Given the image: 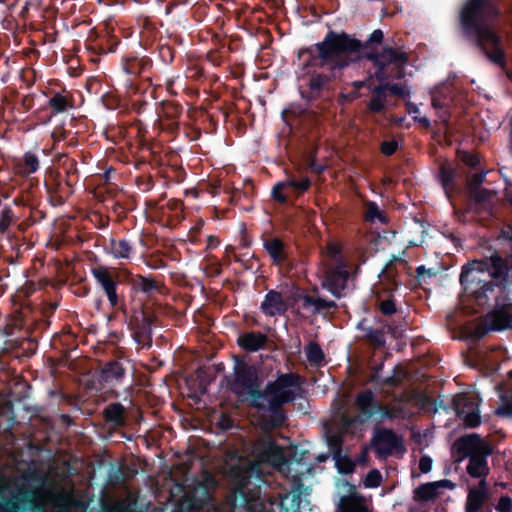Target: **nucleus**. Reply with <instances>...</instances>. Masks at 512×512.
<instances>
[{"label":"nucleus","instance_id":"obj_1","mask_svg":"<svg viewBox=\"0 0 512 512\" xmlns=\"http://www.w3.org/2000/svg\"><path fill=\"white\" fill-rule=\"evenodd\" d=\"M301 384L302 380L298 374L285 373L275 381L268 382L263 390L257 386L249 388L251 405L259 411L269 413L268 418L263 420L266 427L276 429L284 425L287 415L283 405L295 400L296 394L292 388H299Z\"/></svg>","mask_w":512,"mask_h":512},{"label":"nucleus","instance_id":"obj_2","mask_svg":"<svg viewBox=\"0 0 512 512\" xmlns=\"http://www.w3.org/2000/svg\"><path fill=\"white\" fill-rule=\"evenodd\" d=\"M228 476L234 485V495L244 503V512H268L265 506L256 500L260 493L263 471L256 461H239L232 465Z\"/></svg>","mask_w":512,"mask_h":512},{"label":"nucleus","instance_id":"obj_3","mask_svg":"<svg viewBox=\"0 0 512 512\" xmlns=\"http://www.w3.org/2000/svg\"><path fill=\"white\" fill-rule=\"evenodd\" d=\"M320 64L330 70L342 69L360 58V44L344 34L330 33L317 45Z\"/></svg>","mask_w":512,"mask_h":512},{"label":"nucleus","instance_id":"obj_4","mask_svg":"<svg viewBox=\"0 0 512 512\" xmlns=\"http://www.w3.org/2000/svg\"><path fill=\"white\" fill-rule=\"evenodd\" d=\"M456 452L462 457H469L467 473L473 478H485L489 473L487 457L493 453L492 445L477 433L458 438L454 443Z\"/></svg>","mask_w":512,"mask_h":512},{"label":"nucleus","instance_id":"obj_5","mask_svg":"<svg viewBox=\"0 0 512 512\" xmlns=\"http://www.w3.org/2000/svg\"><path fill=\"white\" fill-rule=\"evenodd\" d=\"M508 269V265L498 256H492L489 262L472 261L461 273V283L487 286L489 278L505 280Z\"/></svg>","mask_w":512,"mask_h":512},{"label":"nucleus","instance_id":"obj_6","mask_svg":"<svg viewBox=\"0 0 512 512\" xmlns=\"http://www.w3.org/2000/svg\"><path fill=\"white\" fill-rule=\"evenodd\" d=\"M498 14L499 10L491 0H467L461 11V23L468 31Z\"/></svg>","mask_w":512,"mask_h":512},{"label":"nucleus","instance_id":"obj_7","mask_svg":"<svg viewBox=\"0 0 512 512\" xmlns=\"http://www.w3.org/2000/svg\"><path fill=\"white\" fill-rule=\"evenodd\" d=\"M509 327H512V306L502 305L488 313L471 332V336L480 338L487 331H498Z\"/></svg>","mask_w":512,"mask_h":512},{"label":"nucleus","instance_id":"obj_8","mask_svg":"<svg viewBox=\"0 0 512 512\" xmlns=\"http://www.w3.org/2000/svg\"><path fill=\"white\" fill-rule=\"evenodd\" d=\"M48 361L51 363V366L60 372H62L63 368H66L70 371L88 375L93 369V361L91 358L80 355L75 358H71V354H59L58 358L48 357Z\"/></svg>","mask_w":512,"mask_h":512},{"label":"nucleus","instance_id":"obj_9","mask_svg":"<svg viewBox=\"0 0 512 512\" xmlns=\"http://www.w3.org/2000/svg\"><path fill=\"white\" fill-rule=\"evenodd\" d=\"M453 403L457 416L463 420L466 427L476 428L481 424L479 404L473 398L463 395Z\"/></svg>","mask_w":512,"mask_h":512},{"label":"nucleus","instance_id":"obj_10","mask_svg":"<svg viewBox=\"0 0 512 512\" xmlns=\"http://www.w3.org/2000/svg\"><path fill=\"white\" fill-rule=\"evenodd\" d=\"M355 406L359 411V417H361L363 422L370 419L381 408L380 403L375 398L373 392L369 389H366L357 394L355 398Z\"/></svg>","mask_w":512,"mask_h":512},{"label":"nucleus","instance_id":"obj_11","mask_svg":"<svg viewBox=\"0 0 512 512\" xmlns=\"http://www.w3.org/2000/svg\"><path fill=\"white\" fill-rule=\"evenodd\" d=\"M376 450L380 455H390L393 451L402 448V441L391 429H381L377 432Z\"/></svg>","mask_w":512,"mask_h":512},{"label":"nucleus","instance_id":"obj_12","mask_svg":"<svg viewBox=\"0 0 512 512\" xmlns=\"http://www.w3.org/2000/svg\"><path fill=\"white\" fill-rule=\"evenodd\" d=\"M34 493L29 490H22L11 498H4L0 501V512L24 511L32 503Z\"/></svg>","mask_w":512,"mask_h":512},{"label":"nucleus","instance_id":"obj_13","mask_svg":"<svg viewBox=\"0 0 512 512\" xmlns=\"http://www.w3.org/2000/svg\"><path fill=\"white\" fill-rule=\"evenodd\" d=\"M288 306L287 297L277 291H270L262 302L261 309L268 316H276L284 314Z\"/></svg>","mask_w":512,"mask_h":512},{"label":"nucleus","instance_id":"obj_14","mask_svg":"<svg viewBox=\"0 0 512 512\" xmlns=\"http://www.w3.org/2000/svg\"><path fill=\"white\" fill-rule=\"evenodd\" d=\"M93 274L98 282L104 288L110 303L115 306L118 302L116 290H115V277L104 267H99L93 270Z\"/></svg>","mask_w":512,"mask_h":512},{"label":"nucleus","instance_id":"obj_15","mask_svg":"<svg viewBox=\"0 0 512 512\" xmlns=\"http://www.w3.org/2000/svg\"><path fill=\"white\" fill-rule=\"evenodd\" d=\"M488 497V492L486 489V481L482 479L479 482L478 488H473L469 491L466 502V512H478L485 500Z\"/></svg>","mask_w":512,"mask_h":512},{"label":"nucleus","instance_id":"obj_16","mask_svg":"<svg viewBox=\"0 0 512 512\" xmlns=\"http://www.w3.org/2000/svg\"><path fill=\"white\" fill-rule=\"evenodd\" d=\"M103 418L109 425L123 427L126 423L125 407L119 402L110 403L103 410Z\"/></svg>","mask_w":512,"mask_h":512},{"label":"nucleus","instance_id":"obj_17","mask_svg":"<svg viewBox=\"0 0 512 512\" xmlns=\"http://www.w3.org/2000/svg\"><path fill=\"white\" fill-rule=\"evenodd\" d=\"M268 338L259 332L245 333L239 336L238 344L244 350L257 351L268 349Z\"/></svg>","mask_w":512,"mask_h":512},{"label":"nucleus","instance_id":"obj_18","mask_svg":"<svg viewBox=\"0 0 512 512\" xmlns=\"http://www.w3.org/2000/svg\"><path fill=\"white\" fill-rule=\"evenodd\" d=\"M125 368L121 363V359L107 362L101 369L100 379L103 382L111 383L119 381L124 377Z\"/></svg>","mask_w":512,"mask_h":512},{"label":"nucleus","instance_id":"obj_19","mask_svg":"<svg viewBox=\"0 0 512 512\" xmlns=\"http://www.w3.org/2000/svg\"><path fill=\"white\" fill-rule=\"evenodd\" d=\"M471 29L475 30L478 45L483 49V51H487V48L498 44L499 37L489 26L484 25V23L476 25V27H471Z\"/></svg>","mask_w":512,"mask_h":512},{"label":"nucleus","instance_id":"obj_20","mask_svg":"<svg viewBox=\"0 0 512 512\" xmlns=\"http://www.w3.org/2000/svg\"><path fill=\"white\" fill-rule=\"evenodd\" d=\"M338 510L339 512H370L364 499L355 495L341 497Z\"/></svg>","mask_w":512,"mask_h":512},{"label":"nucleus","instance_id":"obj_21","mask_svg":"<svg viewBox=\"0 0 512 512\" xmlns=\"http://www.w3.org/2000/svg\"><path fill=\"white\" fill-rule=\"evenodd\" d=\"M154 318V313L149 307L144 306L141 310L136 311L133 315V323L137 329L136 335L139 333H146L153 323Z\"/></svg>","mask_w":512,"mask_h":512},{"label":"nucleus","instance_id":"obj_22","mask_svg":"<svg viewBox=\"0 0 512 512\" xmlns=\"http://www.w3.org/2000/svg\"><path fill=\"white\" fill-rule=\"evenodd\" d=\"M407 60V56L403 52L396 51L392 48H386L381 54L374 56V61L380 69H383L386 65L391 63H404Z\"/></svg>","mask_w":512,"mask_h":512},{"label":"nucleus","instance_id":"obj_23","mask_svg":"<svg viewBox=\"0 0 512 512\" xmlns=\"http://www.w3.org/2000/svg\"><path fill=\"white\" fill-rule=\"evenodd\" d=\"M325 439L332 456L340 455L343 452L344 435L339 430H333L325 426Z\"/></svg>","mask_w":512,"mask_h":512},{"label":"nucleus","instance_id":"obj_24","mask_svg":"<svg viewBox=\"0 0 512 512\" xmlns=\"http://www.w3.org/2000/svg\"><path fill=\"white\" fill-rule=\"evenodd\" d=\"M347 278L345 271H327L323 285L328 287L333 294H338L344 287Z\"/></svg>","mask_w":512,"mask_h":512},{"label":"nucleus","instance_id":"obj_25","mask_svg":"<svg viewBox=\"0 0 512 512\" xmlns=\"http://www.w3.org/2000/svg\"><path fill=\"white\" fill-rule=\"evenodd\" d=\"M438 495L439 491L436 490L433 482L421 484L414 490V499L417 501H429L438 497Z\"/></svg>","mask_w":512,"mask_h":512},{"label":"nucleus","instance_id":"obj_26","mask_svg":"<svg viewBox=\"0 0 512 512\" xmlns=\"http://www.w3.org/2000/svg\"><path fill=\"white\" fill-rule=\"evenodd\" d=\"M302 301L304 307H313L315 312L327 310L335 306L334 302H328L312 295H304Z\"/></svg>","mask_w":512,"mask_h":512},{"label":"nucleus","instance_id":"obj_27","mask_svg":"<svg viewBox=\"0 0 512 512\" xmlns=\"http://www.w3.org/2000/svg\"><path fill=\"white\" fill-rule=\"evenodd\" d=\"M332 457L335 460V464L340 473L351 474L354 472L355 463L349 456H347V455L343 454V452H341L339 456L336 455V456H332Z\"/></svg>","mask_w":512,"mask_h":512},{"label":"nucleus","instance_id":"obj_28","mask_svg":"<svg viewBox=\"0 0 512 512\" xmlns=\"http://www.w3.org/2000/svg\"><path fill=\"white\" fill-rule=\"evenodd\" d=\"M406 377L407 372L400 366H395L393 369V374L386 377L383 383L384 385L391 388L399 387L403 384Z\"/></svg>","mask_w":512,"mask_h":512},{"label":"nucleus","instance_id":"obj_29","mask_svg":"<svg viewBox=\"0 0 512 512\" xmlns=\"http://www.w3.org/2000/svg\"><path fill=\"white\" fill-rule=\"evenodd\" d=\"M265 247L276 263H280L284 259L283 244L278 239L267 241Z\"/></svg>","mask_w":512,"mask_h":512},{"label":"nucleus","instance_id":"obj_30","mask_svg":"<svg viewBox=\"0 0 512 512\" xmlns=\"http://www.w3.org/2000/svg\"><path fill=\"white\" fill-rule=\"evenodd\" d=\"M385 101L386 95L383 88L377 87L373 90V95L368 107L372 112H380L384 108Z\"/></svg>","mask_w":512,"mask_h":512},{"label":"nucleus","instance_id":"obj_31","mask_svg":"<svg viewBox=\"0 0 512 512\" xmlns=\"http://www.w3.org/2000/svg\"><path fill=\"white\" fill-rule=\"evenodd\" d=\"M290 185H297V183L294 180H289L276 185L273 189L274 199L280 202H284L288 197Z\"/></svg>","mask_w":512,"mask_h":512},{"label":"nucleus","instance_id":"obj_32","mask_svg":"<svg viewBox=\"0 0 512 512\" xmlns=\"http://www.w3.org/2000/svg\"><path fill=\"white\" fill-rule=\"evenodd\" d=\"M362 423H363V420H361V417H359V416L343 417L341 428L338 430L341 431L343 433V435L345 436V434L354 433V429L356 428V425L362 424Z\"/></svg>","mask_w":512,"mask_h":512},{"label":"nucleus","instance_id":"obj_33","mask_svg":"<svg viewBox=\"0 0 512 512\" xmlns=\"http://www.w3.org/2000/svg\"><path fill=\"white\" fill-rule=\"evenodd\" d=\"M381 482L382 475L377 469L370 470L364 479V485L367 488H377L381 485Z\"/></svg>","mask_w":512,"mask_h":512},{"label":"nucleus","instance_id":"obj_34","mask_svg":"<svg viewBox=\"0 0 512 512\" xmlns=\"http://www.w3.org/2000/svg\"><path fill=\"white\" fill-rule=\"evenodd\" d=\"M472 197L478 203H486L493 199L495 193L484 188H475L471 192Z\"/></svg>","mask_w":512,"mask_h":512},{"label":"nucleus","instance_id":"obj_35","mask_svg":"<svg viewBox=\"0 0 512 512\" xmlns=\"http://www.w3.org/2000/svg\"><path fill=\"white\" fill-rule=\"evenodd\" d=\"M487 57L494 63L503 66L504 64V53L498 47V44L492 45L490 48H487V51H484Z\"/></svg>","mask_w":512,"mask_h":512},{"label":"nucleus","instance_id":"obj_36","mask_svg":"<svg viewBox=\"0 0 512 512\" xmlns=\"http://www.w3.org/2000/svg\"><path fill=\"white\" fill-rule=\"evenodd\" d=\"M366 218L370 221H375L377 219L380 222H386L382 211L374 203H369L367 205Z\"/></svg>","mask_w":512,"mask_h":512},{"label":"nucleus","instance_id":"obj_37","mask_svg":"<svg viewBox=\"0 0 512 512\" xmlns=\"http://www.w3.org/2000/svg\"><path fill=\"white\" fill-rule=\"evenodd\" d=\"M308 366L310 368H319L327 363L326 354H306Z\"/></svg>","mask_w":512,"mask_h":512},{"label":"nucleus","instance_id":"obj_38","mask_svg":"<svg viewBox=\"0 0 512 512\" xmlns=\"http://www.w3.org/2000/svg\"><path fill=\"white\" fill-rule=\"evenodd\" d=\"M113 251L116 256L125 258L129 255L130 246L125 241H119L114 243Z\"/></svg>","mask_w":512,"mask_h":512},{"label":"nucleus","instance_id":"obj_39","mask_svg":"<svg viewBox=\"0 0 512 512\" xmlns=\"http://www.w3.org/2000/svg\"><path fill=\"white\" fill-rule=\"evenodd\" d=\"M496 510L499 512H512V498L507 495L501 496L496 505Z\"/></svg>","mask_w":512,"mask_h":512},{"label":"nucleus","instance_id":"obj_40","mask_svg":"<svg viewBox=\"0 0 512 512\" xmlns=\"http://www.w3.org/2000/svg\"><path fill=\"white\" fill-rule=\"evenodd\" d=\"M50 105L56 112H61L66 109L68 102L65 97L56 95L50 100Z\"/></svg>","mask_w":512,"mask_h":512},{"label":"nucleus","instance_id":"obj_41","mask_svg":"<svg viewBox=\"0 0 512 512\" xmlns=\"http://www.w3.org/2000/svg\"><path fill=\"white\" fill-rule=\"evenodd\" d=\"M495 414L501 417L512 416V400L506 399L496 410Z\"/></svg>","mask_w":512,"mask_h":512},{"label":"nucleus","instance_id":"obj_42","mask_svg":"<svg viewBox=\"0 0 512 512\" xmlns=\"http://www.w3.org/2000/svg\"><path fill=\"white\" fill-rule=\"evenodd\" d=\"M24 172L25 173H32L35 172L38 167V160L34 155L27 154L24 157Z\"/></svg>","mask_w":512,"mask_h":512},{"label":"nucleus","instance_id":"obj_43","mask_svg":"<svg viewBox=\"0 0 512 512\" xmlns=\"http://www.w3.org/2000/svg\"><path fill=\"white\" fill-rule=\"evenodd\" d=\"M369 340L374 349H380L384 346V335L380 331H374L369 335Z\"/></svg>","mask_w":512,"mask_h":512},{"label":"nucleus","instance_id":"obj_44","mask_svg":"<svg viewBox=\"0 0 512 512\" xmlns=\"http://www.w3.org/2000/svg\"><path fill=\"white\" fill-rule=\"evenodd\" d=\"M459 157L461 161H463L465 164L474 167L478 164L479 159L477 155L468 153V152H460Z\"/></svg>","mask_w":512,"mask_h":512},{"label":"nucleus","instance_id":"obj_45","mask_svg":"<svg viewBox=\"0 0 512 512\" xmlns=\"http://www.w3.org/2000/svg\"><path fill=\"white\" fill-rule=\"evenodd\" d=\"M432 458L424 455L419 460V469L422 473H428L432 469Z\"/></svg>","mask_w":512,"mask_h":512},{"label":"nucleus","instance_id":"obj_46","mask_svg":"<svg viewBox=\"0 0 512 512\" xmlns=\"http://www.w3.org/2000/svg\"><path fill=\"white\" fill-rule=\"evenodd\" d=\"M379 411H381V414L384 418L392 419L397 417L402 410L400 408H390L387 406H381Z\"/></svg>","mask_w":512,"mask_h":512},{"label":"nucleus","instance_id":"obj_47","mask_svg":"<svg viewBox=\"0 0 512 512\" xmlns=\"http://www.w3.org/2000/svg\"><path fill=\"white\" fill-rule=\"evenodd\" d=\"M218 427L222 430H230L233 428V420L227 415H221L218 421Z\"/></svg>","mask_w":512,"mask_h":512},{"label":"nucleus","instance_id":"obj_48","mask_svg":"<svg viewBox=\"0 0 512 512\" xmlns=\"http://www.w3.org/2000/svg\"><path fill=\"white\" fill-rule=\"evenodd\" d=\"M330 80L329 76L326 75H316L311 80V86L315 88H320L322 85L327 83Z\"/></svg>","mask_w":512,"mask_h":512},{"label":"nucleus","instance_id":"obj_49","mask_svg":"<svg viewBox=\"0 0 512 512\" xmlns=\"http://www.w3.org/2000/svg\"><path fill=\"white\" fill-rule=\"evenodd\" d=\"M380 310L383 314L389 315L395 312V306L394 303L390 300L383 301L380 304Z\"/></svg>","mask_w":512,"mask_h":512},{"label":"nucleus","instance_id":"obj_50","mask_svg":"<svg viewBox=\"0 0 512 512\" xmlns=\"http://www.w3.org/2000/svg\"><path fill=\"white\" fill-rule=\"evenodd\" d=\"M482 181H483L482 174H474L473 176H471L469 179L470 191L472 192L473 189L480 188L479 185L482 183Z\"/></svg>","mask_w":512,"mask_h":512},{"label":"nucleus","instance_id":"obj_51","mask_svg":"<svg viewBox=\"0 0 512 512\" xmlns=\"http://www.w3.org/2000/svg\"><path fill=\"white\" fill-rule=\"evenodd\" d=\"M340 249H341L340 244H338L336 242H330L327 244L326 253L329 256L334 257L340 252Z\"/></svg>","mask_w":512,"mask_h":512},{"label":"nucleus","instance_id":"obj_52","mask_svg":"<svg viewBox=\"0 0 512 512\" xmlns=\"http://www.w3.org/2000/svg\"><path fill=\"white\" fill-rule=\"evenodd\" d=\"M396 148H397V144L395 142H385L382 144V152L385 154V155H392L395 151H396Z\"/></svg>","mask_w":512,"mask_h":512},{"label":"nucleus","instance_id":"obj_53","mask_svg":"<svg viewBox=\"0 0 512 512\" xmlns=\"http://www.w3.org/2000/svg\"><path fill=\"white\" fill-rule=\"evenodd\" d=\"M137 285L143 290V291H150L154 287L153 281L147 278H140Z\"/></svg>","mask_w":512,"mask_h":512},{"label":"nucleus","instance_id":"obj_54","mask_svg":"<svg viewBox=\"0 0 512 512\" xmlns=\"http://www.w3.org/2000/svg\"><path fill=\"white\" fill-rule=\"evenodd\" d=\"M297 185H290V189H296V190H299V191H305L308 189L309 185H310V182L308 179H303L301 181H296L294 180Z\"/></svg>","mask_w":512,"mask_h":512},{"label":"nucleus","instance_id":"obj_55","mask_svg":"<svg viewBox=\"0 0 512 512\" xmlns=\"http://www.w3.org/2000/svg\"><path fill=\"white\" fill-rule=\"evenodd\" d=\"M433 483L435 484L436 490H438V491H439V488L453 489L455 486L453 482H451L450 480H447V479L435 481Z\"/></svg>","mask_w":512,"mask_h":512},{"label":"nucleus","instance_id":"obj_56","mask_svg":"<svg viewBox=\"0 0 512 512\" xmlns=\"http://www.w3.org/2000/svg\"><path fill=\"white\" fill-rule=\"evenodd\" d=\"M305 352H310V353L321 352V347H320V345L318 344L317 341L311 340L308 343V345L305 347Z\"/></svg>","mask_w":512,"mask_h":512},{"label":"nucleus","instance_id":"obj_57","mask_svg":"<svg viewBox=\"0 0 512 512\" xmlns=\"http://www.w3.org/2000/svg\"><path fill=\"white\" fill-rule=\"evenodd\" d=\"M383 39V32L381 30H375L371 37H370V40L372 42H376V43H380Z\"/></svg>","mask_w":512,"mask_h":512},{"label":"nucleus","instance_id":"obj_58","mask_svg":"<svg viewBox=\"0 0 512 512\" xmlns=\"http://www.w3.org/2000/svg\"><path fill=\"white\" fill-rule=\"evenodd\" d=\"M411 398L410 392H404L402 394H399L396 398V400L400 403L408 402Z\"/></svg>","mask_w":512,"mask_h":512},{"label":"nucleus","instance_id":"obj_59","mask_svg":"<svg viewBox=\"0 0 512 512\" xmlns=\"http://www.w3.org/2000/svg\"><path fill=\"white\" fill-rule=\"evenodd\" d=\"M291 501H292V505H293V506L295 505V507H296L295 511H297V510H298V508H299L300 502H301V500H300V495H296V494H294V495L292 496Z\"/></svg>","mask_w":512,"mask_h":512},{"label":"nucleus","instance_id":"obj_60","mask_svg":"<svg viewBox=\"0 0 512 512\" xmlns=\"http://www.w3.org/2000/svg\"><path fill=\"white\" fill-rule=\"evenodd\" d=\"M108 512H132L128 508L118 505L116 508L110 509Z\"/></svg>","mask_w":512,"mask_h":512},{"label":"nucleus","instance_id":"obj_61","mask_svg":"<svg viewBox=\"0 0 512 512\" xmlns=\"http://www.w3.org/2000/svg\"><path fill=\"white\" fill-rule=\"evenodd\" d=\"M424 273H428V274H431L430 273V270H426L423 266L417 268V274L418 276H422Z\"/></svg>","mask_w":512,"mask_h":512},{"label":"nucleus","instance_id":"obj_62","mask_svg":"<svg viewBox=\"0 0 512 512\" xmlns=\"http://www.w3.org/2000/svg\"><path fill=\"white\" fill-rule=\"evenodd\" d=\"M390 91L393 92L394 94H401L402 93V91L396 85L391 86L390 87Z\"/></svg>","mask_w":512,"mask_h":512},{"label":"nucleus","instance_id":"obj_63","mask_svg":"<svg viewBox=\"0 0 512 512\" xmlns=\"http://www.w3.org/2000/svg\"><path fill=\"white\" fill-rule=\"evenodd\" d=\"M504 234L512 240V227H508V229L504 232Z\"/></svg>","mask_w":512,"mask_h":512},{"label":"nucleus","instance_id":"obj_64","mask_svg":"<svg viewBox=\"0 0 512 512\" xmlns=\"http://www.w3.org/2000/svg\"><path fill=\"white\" fill-rule=\"evenodd\" d=\"M310 166H311L315 171H317V172H320V171H322V169H323V167H322V166H316V165L314 164V162H311Z\"/></svg>","mask_w":512,"mask_h":512}]
</instances>
